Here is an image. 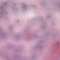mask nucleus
<instances>
[{
    "mask_svg": "<svg viewBox=\"0 0 60 60\" xmlns=\"http://www.w3.org/2000/svg\"><path fill=\"white\" fill-rule=\"evenodd\" d=\"M0 8H1V7Z\"/></svg>",
    "mask_w": 60,
    "mask_h": 60,
    "instance_id": "7ed1b4c3",
    "label": "nucleus"
},
{
    "mask_svg": "<svg viewBox=\"0 0 60 60\" xmlns=\"http://www.w3.org/2000/svg\"><path fill=\"white\" fill-rule=\"evenodd\" d=\"M2 13H1V14L0 13V16H1L2 15Z\"/></svg>",
    "mask_w": 60,
    "mask_h": 60,
    "instance_id": "f03ea898",
    "label": "nucleus"
},
{
    "mask_svg": "<svg viewBox=\"0 0 60 60\" xmlns=\"http://www.w3.org/2000/svg\"><path fill=\"white\" fill-rule=\"evenodd\" d=\"M2 10V9H1V10Z\"/></svg>",
    "mask_w": 60,
    "mask_h": 60,
    "instance_id": "20e7f679",
    "label": "nucleus"
},
{
    "mask_svg": "<svg viewBox=\"0 0 60 60\" xmlns=\"http://www.w3.org/2000/svg\"><path fill=\"white\" fill-rule=\"evenodd\" d=\"M23 4L22 5V6H23L24 7L23 8V9L24 10H26V8L27 7V6H25L24 5V4H23Z\"/></svg>",
    "mask_w": 60,
    "mask_h": 60,
    "instance_id": "f257e3e1",
    "label": "nucleus"
}]
</instances>
